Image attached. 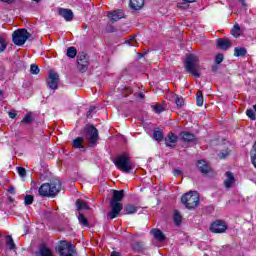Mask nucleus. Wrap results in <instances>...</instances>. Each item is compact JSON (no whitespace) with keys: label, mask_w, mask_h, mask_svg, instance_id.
<instances>
[{"label":"nucleus","mask_w":256,"mask_h":256,"mask_svg":"<svg viewBox=\"0 0 256 256\" xmlns=\"http://www.w3.org/2000/svg\"><path fill=\"white\" fill-rule=\"evenodd\" d=\"M61 191V181L54 179L50 183H44L39 187L38 193L40 197H57Z\"/></svg>","instance_id":"obj_3"},{"label":"nucleus","mask_w":256,"mask_h":256,"mask_svg":"<svg viewBox=\"0 0 256 256\" xmlns=\"http://www.w3.org/2000/svg\"><path fill=\"white\" fill-rule=\"evenodd\" d=\"M180 137L184 143H193L195 141V134L190 132H182Z\"/></svg>","instance_id":"obj_20"},{"label":"nucleus","mask_w":256,"mask_h":256,"mask_svg":"<svg viewBox=\"0 0 256 256\" xmlns=\"http://www.w3.org/2000/svg\"><path fill=\"white\" fill-rule=\"evenodd\" d=\"M110 256H121V254H119V252L113 251Z\"/></svg>","instance_id":"obj_56"},{"label":"nucleus","mask_w":256,"mask_h":256,"mask_svg":"<svg viewBox=\"0 0 256 256\" xmlns=\"http://www.w3.org/2000/svg\"><path fill=\"white\" fill-rule=\"evenodd\" d=\"M153 137L155 141H158V143H161L163 141V131L162 130H154Z\"/></svg>","instance_id":"obj_30"},{"label":"nucleus","mask_w":256,"mask_h":256,"mask_svg":"<svg viewBox=\"0 0 256 256\" xmlns=\"http://www.w3.org/2000/svg\"><path fill=\"white\" fill-rule=\"evenodd\" d=\"M250 155H251V162H252V164L254 165V167L256 169V140H255V143L252 147Z\"/></svg>","instance_id":"obj_31"},{"label":"nucleus","mask_w":256,"mask_h":256,"mask_svg":"<svg viewBox=\"0 0 256 256\" xmlns=\"http://www.w3.org/2000/svg\"><path fill=\"white\" fill-rule=\"evenodd\" d=\"M34 201L33 195H26L24 197V203L25 205H32Z\"/></svg>","instance_id":"obj_42"},{"label":"nucleus","mask_w":256,"mask_h":256,"mask_svg":"<svg viewBox=\"0 0 256 256\" xmlns=\"http://www.w3.org/2000/svg\"><path fill=\"white\" fill-rule=\"evenodd\" d=\"M76 207L77 211H83V210H89V205H87V202L82 199L76 200Z\"/></svg>","instance_id":"obj_24"},{"label":"nucleus","mask_w":256,"mask_h":256,"mask_svg":"<svg viewBox=\"0 0 256 256\" xmlns=\"http://www.w3.org/2000/svg\"><path fill=\"white\" fill-rule=\"evenodd\" d=\"M77 69L80 73H86L89 69V56L85 52H80L77 55Z\"/></svg>","instance_id":"obj_8"},{"label":"nucleus","mask_w":256,"mask_h":256,"mask_svg":"<svg viewBox=\"0 0 256 256\" xmlns=\"http://www.w3.org/2000/svg\"><path fill=\"white\" fill-rule=\"evenodd\" d=\"M66 55L69 59H75L77 57V48L70 46L66 50Z\"/></svg>","instance_id":"obj_27"},{"label":"nucleus","mask_w":256,"mask_h":256,"mask_svg":"<svg viewBox=\"0 0 256 256\" xmlns=\"http://www.w3.org/2000/svg\"><path fill=\"white\" fill-rule=\"evenodd\" d=\"M136 38H137L136 35H132V36L128 37V39H126L125 43L127 45H130L131 47H135V44H133V43H137Z\"/></svg>","instance_id":"obj_35"},{"label":"nucleus","mask_w":256,"mask_h":256,"mask_svg":"<svg viewBox=\"0 0 256 256\" xmlns=\"http://www.w3.org/2000/svg\"><path fill=\"white\" fill-rule=\"evenodd\" d=\"M239 3H241V5H243V7H247V2L245 0H238Z\"/></svg>","instance_id":"obj_54"},{"label":"nucleus","mask_w":256,"mask_h":256,"mask_svg":"<svg viewBox=\"0 0 256 256\" xmlns=\"http://www.w3.org/2000/svg\"><path fill=\"white\" fill-rule=\"evenodd\" d=\"M184 68L193 77L199 79L201 77V64H199V56L188 54L184 61Z\"/></svg>","instance_id":"obj_2"},{"label":"nucleus","mask_w":256,"mask_h":256,"mask_svg":"<svg viewBox=\"0 0 256 256\" xmlns=\"http://www.w3.org/2000/svg\"><path fill=\"white\" fill-rule=\"evenodd\" d=\"M112 199L110 200V211L107 213L106 217L109 221L117 219L123 211V199L125 198V190H112Z\"/></svg>","instance_id":"obj_1"},{"label":"nucleus","mask_w":256,"mask_h":256,"mask_svg":"<svg viewBox=\"0 0 256 256\" xmlns=\"http://www.w3.org/2000/svg\"><path fill=\"white\" fill-rule=\"evenodd\" d=\"M78 221L83 227H89V220H87V218H85V215H83V213L81 212H79L78 214Z\"/></svg>","instance_id":"obj_28"},{"label":"nucleus","mask_w":256,"mask_h":256,"mask_svg":"<svg viewBox=\"0 0 256 256\" xmlns=\"http://www.w3.org/2000/svg\"><path fill=\"white\" fill-rule=\"evenodd\" d=\"M197 167H198L200 173H202L203 175H209V173H211V171H213L211 169V166H209V164L205 160H198Z\"/></svg>","instance_id":"obj_16"},{"label":"nucleus","mask_w":256,"mask_h":256,"mask_svg":"<svg viewBox=\"0 0 256 256\" xmlns=\"http://www.w3.org/2000/svg\"><path fill=\"white\" fill-rule=\"evenodd\" d=\"M134 251H143L145 249V244L143 242H135L133 244Z\"/></svg>","instance_id":"obj_36"},{"label":"nucleus","mask_w":256,"mask_h":256,"mask_svg":"<svg viewBox=\"0 0 256 256\" xmlns=\"http://www.w3.org/2000/svg\"><path fill=\"white\" fill-rule=\"evenodd\" d=\"M181 219H182L181 214L179 213V211L176 210L174 212V223L176 225H181Z\"/></svg>","instance_id":"obj_38"},{"label":"nucleus","mask_w":256,"mask_h":256,"mask_svg":"<svg viewBox=\"0 0 256 256\" xmlns=\"http://www.w3.org/2000/svg\"><path fill=\"white\" fill-rule=\"evenodd\" d=\"M39 66H37V64H31L30 66V73L31 75H39Z\"/></svg>","instance_id":"obj_37"},{"label":"nucleus","mask_w":256,"mask_h":256,"mask_svg":"<svg viewBox=\"0 0 256 256\" xmlns=\"http://www.w3.org/2000/svg\"><path fill=\"white\" fill-rule=\"evenodd\" d=\"M151 234L153 235L154 239H156V241L163 242L166 239L165 234H163V232L159 229H152Z\"/></svg>","instance_id":"obj_21"},{"label":"nucleus","mask_w":256,"mask_h":256,"mask_svg":"<svg viewBox=\"0 0 256 256\" xmlns=\"http://www.w3.org/2000/svg\"><path fill=\"white\" fill-rule=\"evenodd\" d=\"M179 137L174 133L170 132L167 137L164 139L166 147H170L171 149L175 148L177 145Z\"/></svg>","instance_id":"obj_15"},{"label":"nucleus","mask_w":256,"mask_h":256,"mask_svg":"<svg viewBox=\"0 0 256 256\" xmlns=\"http://www.w3.org/2000/svg\"><path fill=\"white\" fill-rule=\"evenodd\" d=\"M241 31V26L239 24L235 23L233 28L231 29L230 33H239Z\"/></svg>","instance_id":"obj_48"},{"label":"nucleus","mask_w":256,"mask_h":256,"mask_svg":"<svg viewBox=\"0 0 256 256\" xmlns=\"http://www.w3.org/2000/svg\"><path fill=\"white\" fill-rule=\"evenodd\" d=\"M196 105L198 107H203V93L201 91L197 92Z\"/></svg>","instance_id":"obj_34"},{"label":"nucleus","mask_w":256,"mask_h":256,"mask_svg":"<svg viewBox=\"0 0 256 256\" xmlns=\"http://www.w3.org/2000/svg\"><path fill=\"white\" fill-rule=\"evenodd\" d=\"M226 179L224 180V186L226 189H231L233 187V184L235 183V176L231 173V171H227L225 173Z\"/></svg>","instance_id":"obj_18"},{"label":"nucleus","mask_w":256,"mask_h":256,"mask_svg":"<svg viewBox=\"0 0 256 256\" xmlns=\"http://www.w3.org/2000/svg\"><path fill=\"white\" fill-rule=\"evenodd\" d=\"M17 173L21 177H27V170H25V168H23V167H18L17 168Z\"/></svg>","instance_id":"obj_45"},{"label":"nucleus","mask_w":256,"mask_h":256,"mask_svg":"<svg viewBox=\"0 0 256 256\" xmlns=\"http://www.w3.org/2000/svg\"><path fill=\"white\" fill-rule=\"evenodd\" d=\"M22 122L26 123V124L33 123V116H32V114L31 113L26 114L24 116Z\"/></svg>","instance_id":"obj_39"},{"label":"nucleus","mask_w":256,"mask_h":256,"mask_svg":"<svg viewBox=\"0 0 256 256\" xmlns=\"http://www.w3.org/2000/svg\"><path fill=\"white\" fill-rule=\"evenodd\" d=\"M8 191L9 193H15V188L13 186H10Z\"/></svg>","instance_id":"obj_55"},{"label":"nucleus","mask_w":256,"mask_h":256,"mask_svg":"<svg viewBox=\"0 0 256 256\" xmlns=\"http://www.w3.org/2000/svg\"><path fill=\"white\" fill-rule=\"evenodd\" d=\"M145 6V0H130V7L134 11H141Z\"/></svg>","instance_id":"obj_19"},{"label":"nucleus","mask_w":256,"mask_h":256,"mask_svg":"<svg viewBox=\"0 0 256 256\" xmlns=\"http://www.w3.org/2000/svg\"><path fill=\"white\" fill-rule=\"evenodd\" d=\"M46 83L49 89H52L53 91L59 89V74L53 70H50Z\"/></svg>","instance_id":"obj_10"},{"label":"nucleus","mask_w":256,"mask_h":256,"mask_svg":"<svg viewBox=\"0 0 256 256\" xmlns=\"http://www.w3.org/2000/svg\"><path fill=\"white\" fill-rule=\"evenodd\" d=\"M95 109H97V107L91 106L86 114V117H91V115H93V113L95 112Z\"/></svg>","instance_id":"obj_49"},{"label":"nucleus","mask_w":256,"mask_h":256,"mask_svg":"<svg viewBox=\"0 0 256 256\" xmlns=\"http://www.w3.org/2000/svg\"><path fill=\"white\" fill-rule=\"evenodd\" d=\"M106 17L109 19L110 23H117V21L125 19V12L122 9L108 11L106 12Z\"/></svg>","instance_id":"obj_11"},{"label":"nucleus","mask_w":256,"mask_h":256,"mask_svg":"<svg viewBox=\"0 0 256 256\" xmlns=\"http://www.w3.org/2000/svg\"><path fill=\"white\" fill-rule=\"evenodd\" d=\"M216 47L220 51H228V49L233 47V42L227 38H219L216 42Z\"/></svg>","instance_id":"obj_13"},{"label":"nucleus","mask_w":256,"mask_h":256,"mask_svg":"<svg viewBox=\"0 0 256 256\" xmlns=\"http://www.w3.org/2000/svg\"><path fill=\"white\" fill-rule=\"evenodd\" d=\"M113 163L119 169V171H122L123 173H131L135 169V164L131 160V157H129L128 153H122L121 155L117 156Z\"/></svg>","instance_id":"obj_4"},{"label":"nucleus","mask_w":256,"mask_h":256,"mask_svg":"<svg viewBox=\"0 0 256 256\" xmlns=\"http://www.w3.org/2000/svg\"><path fill=\"white\" fill-rule=\"evenodd\" d=\"M210 231L212 233H225V231H227V223L221 220H216L212 223Z\"/></svg>","instance_id":"obj_12"},{"label":"nucleus","mask_w":256,"mask_h":256,"mask_svg":"<svg viewBox=\"0 0 256 256\" xmlns=\"http://www.w3.org/2000/svg\"><path fill=\"white\" fill-rule=\"evenodd\" d=\"M181 173H183L180 169H174V175L175 177H179V175H181Z\"/></svg>","instance_id":"obj_52"},{"label":"nucleus","mask_w":256,"mask_h":256,"mask_svg":"<svg viewBox=\"0 0 256 256\" xmlns=\"http://www.w3.org/2000/svg\"><path fill=\"white\" fill-rule=\"evenodd\" d=\"M13 33H28L27 29L20 28L13 31Z\"/></svg>","instance_id":"obj_50"},{"label":"nucleus","mask_w":256,"mask_h":256,"mask_svg":"<svg viewBox=\"0 0 256 256\" xmlns=\"http://www.w3.org/2000/svg\"><path fill=\"white\" fill-rule=\"evenodd\" d=\"M151 109L154 111V113H157L158 115L165 111V107H163V105L161 104L151 105Z\"/></svg>","instance_id":"obj_32"},{"label":"nucleus","mask_w":256,"mask_h":256,"mask_svg":"<svg viewBox=\"0 0 256 256\" xmlns=\"http://www.w3.org/2000/svg\"><path fill=\"white\" fill-rule=\"evenodd\" d=\"M83 135L86 141L89 143V147H95L97 140L99 139V130L93 125H86L83 129Z\"/></svg>","instance_id":"obj_5"},{"label":"nucleus","mask_w":256,"mask_h":256,"mask_svg":"<svg viewBox=\"0 0 256 256\" xmlns=\"http://www.w3.org/2000/svg\"><path fill=\"white\" fill-rule=\"evenodd\" d=\"M223 54L219 53L215 56V64L216 65H221V63H223Z\"/></svg>","instance_id":"obj_43"},{"label":"nucleus","mask_w":256,"mask_h":256,"mask_svg":"<svg viewBox=\"0 0 256 256\" xmlns=\"http://www.w3.org/2000/svg\"><path fill=\"white\" fill-rule=\"evenodd\" d=\"M124 213L125 215H133L137 213V207H135L133 204H127L124 207Z\"/></svg>","instance_id":"obj_25"},{"label":"nucleus","mask_w":256,"mask_h":256,"mask_svg":"<svg viewBox=\"0 0 256 256\" xmlns=\"http://www.w3.org/2000/svg\"><path fill=\"white\" fill-rule=\"evenodd\" d=\"M246 115L251 119L252 121H255L256 116H255V111L253 109H248L246 110Z\"/></svg>","instance_id":"obj_41"},{"label":"nucleus","mask_w":256,"mask_h":256,"mask_svg":"<svg viewBox=\"0 0 256 256\" xmlns=\"http://www.w3.org/2000/svg\"><path fill=\"white\" fill-rule=\"evenodd\" d=\"M83 141V137H77L76 139L73 140V147H75V149H81V151H85Z\"/></svg>","instance_id":"obj_23"},{"label":"nucleus","mask_w":256,"mask_h":256,"mask_svg":"<svg viewBox=\"0 0 256 256\" xmlns=\"http://www.w3.org/2000/svg\"><path fill=\"white\" fill-rule=\"evenodd\" d=\"M8 115H9L10 119H15L17 117V112L12 111V112H9Z\"/></svg>","instance_id":"obj_51"},{"label":"nucleus","mask_w":256,"mask_h":256,"mask_svg":"<svg viewBox=\"0 0 256 256\" xmlns=\"http://www.w3.org/2000/svg\"><path fill=\"white\" fill-rule=\"evenodd\" d=\"M36 256H55L51 248L47 247L46 244H41L39 251L36 252Z\"/></svg>","instance_id":"obj_17"},{"label":"nucleus","mask_w":256,"mask_h":256,"mask_svg":"<svg viewBox=\"0 0 256 256\" xmlns=\"http://www.w3.org/2000/svg\"><path fill=\"white\" fill-rule=\"evenodd\" d=\"M7 45H9L7 38H5V36H0V53H3L5 49H7Z\"/></svg>","instance_id":"obj_29"},{"label":"nucleus","mask_w":256,"mask_h":256,"mask_svg":"<svg viewBox=\"0 0 256 256\" xmlns=\"http://www.w3.org/2000/svg\"><path fill=\"white\" fill-rule=\"evenodd\" d=\"M1 95H3V92L0 90V97H1Z\"/></svg>","instance_id":"obj_59"},{"label":"nucleus","mask_w":256,"mask_h":256,"mask_svg":"<svg viewBox=\"0 0 256 256\" xmlns=\"http://www.w3.org/2000/svg\"><path fill=\"white\" fill-rule=\"evenodd\" d=\"M235 39H241V41H245V34L244 33H233L232 34Z\"/></svg>","instance_id":"obj_47"},{"label":"nucleus","mask_w":256,"mask_h":256,"mask_svg":"<svg viewBox=\"0 0 256 256\" xmlns=\"http://www.w3.org/2000/svg\"><path fill=\"white\" fill-rule=\"evenodd\" d=\"M106 33H115V26H113L111 23H108L106 25Z\"/></svg>","instance_id":"obj_46"},{"label":"nucleus","mask_w":256,"mask_h":256,"mask_svg":"<svg viewBox=\"0 0 256 256\" xmlns=\"http://www.w3.org/2000/svg\"><path fill=\"white\" fill-rule=\"evenodd\" d=\"M175 103H176L177 107H183L185 100L183 99V97L177 96L175 99Z\"/></svg>","instance_id":"obj_44"},{"label":"nucleus","mask_w":256,"mask_h":256,"mask_svg":"<svg viewBox=\"0 0 256 256\" xmlns=\"http://www.w3.org/2000/svg\"><path fill=\"white\" fill-rule=\"evenodd\" d=\"M31 39L30 33H13L12 34V43L17 47H23L27 40Z\"/></svg>","instance_id":"obj_9"},{"label":"nucleus","mask_w":256,"mask_h":256,"mask_svg":"<svg viewBox=\"0 0 256 256\" xmlns=\"http://www.w3.org/2000/svg\"><path fill=\"white\" fill-rule=\"evenodd\" d=\"M181 201L186 209H195L199 205V193L195 191L187 192L182 196Z\"/></svg>","instance_id":"obj_6"},{"label":"nucleus","mask_w":256,"mask_h":256,"mask_svg":"<svg viewBox=\"0 0 256 256\" xmlns=\"http://www.w3.org/2000/svg\"><path fill=\"white\" fill-rule=\"evenodd\" d=\"M247 55V49L243 47H236L234 49V57H245Z\"/></svg>","instance_id":"obj_26"},{"label":"nucleus","mask_w":256,"mask_h":256,"mask_svg":"<svg viewBox=\"0 0 256 256\" xmlns=\"http://www.w3.org/2000/svg\"><path fill=\"white\" fill-rule=\"evenodd\" d=\"M2 3H7L8 5H11L12 3H15V0H0Z\"/></svg>","instance_id":"obj_53"},{"label":"nucleus","mask_w":256,"mask_h":256,"mask_svg":"<svg viewBox=\"0 0 256 256\" xmlns=\"http://www.w3.org/2000/svg\"><path fill=\"white\" fill-rule=\"evenodd\" d=\"M6 246L10 251H15L17 249V245H15V241L11 235L6 236Z\"/></svg>","instance_id":"obj_22"},{"label":"nucleus","mask_w":256,"mask_h":256,"mask_svg":"<svg viewBox=\"0 0 256 256\" xmlns=\"http://www.w3.org/2000/svg\"><path fill=\"white\" fill-rule=\"evenodd\" d=\"M56 251L60 256H74L76 253L75 246L68 241H61L57 246Z\"/></svg>","instance_id":"obj_7"},{"label":"nucleus","mask_w":256,"mask_h":256,"mask_svg":"<svg viewBox=\"0 0 256 256\" xmlns=\"http://www.w3.org/2000/svg\"><path fill=\"white\" fill-rule=\"evenodd\" d=\"M139 97H140V99H143V97H144L143 93H140Z\"/></svg>","instance_id":"obj_58"},{"label":"nucleus","mask_w":256,"mask_h":256,"mask_svg":"<svg viewBox=\"0 0 256 256\" xmlns=\"http://www.w3.org/2000/svg\"><path fill=\"white\" fill-rule=\"evenodd\" d=\"M183 3H178V9H189V4L187 3H195V0H183Z\"/></svg>","instance_id":"obj_33"},{"label":"nucleus","mask_w":256,"mask_h":256,"mask_svg":"<svg viewBox=\"0 0 256 256\" xmlns=\"http://www.w3.org/2000/svg\"><path fill=\"white\" fill-rule=\"evenodd\" d=\"M229 153H231V150H229V148H227V149H225V150H222V151L219 153L220 159H226L227 157H229Z\"/></svg>","instance_id":"obj_40"},{"label":"nucleus","mask_w":256,"mask_h":256,"mask_svg":"<svg viewBox=\"0 0 256 256\" xmlns=\"http://www.w3.org/2000/svg\"><path fill=\"white\" fill-rule=\"evenodd\" d=\"M58 15L60 17H63L65 21H73V18L75 17V15L73 14V10L67 8H59Z\"/></svg>","instance_id":"obj_14"},{"label":"nucleus","mask_w":256,"mask_h":256,"mask_svg":"<svg viewBox=\"0 0 256 256\" xmlns=\"http://www.w3.org/2000/svg\"><path fill=\"white\" fill-rule=\"evenodd\" d=\"M212 71H217V66H213Z\"/></svg>","instance_id":"obj_57"}]
</instances>
